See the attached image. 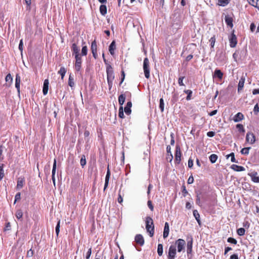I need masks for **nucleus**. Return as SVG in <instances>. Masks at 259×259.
<instances>
[{"label": "nucleus", "mask_w": 259, "mask_h": 259, "mask_svg": "<svg viewBox=\"0 0 259 259\" xmlns=\"http://www.w3.org/2000/svg\"><path fill=\"white\" fill-rule=\"evenodd\" d=\"M146 229L147 231L149 233L150 236L152 237L154 233V227L153 220L150 217H147L146 219Z\"/></svg>", "instance_id": "1"}, {"label": "nucleus", "mask_w": 259, "mask_h": 259, "mask_svg": "<svg viewBox=\"0 0 259 259\" xmlns=\"http://www.w3.org/2000/svg\"><path fill=\"white\" fill-rule=\"evenodd\" d=\"M143 69L145 77L149 78L150 77L149 61L147 58H145L144 60Z\"/></svg>", "instance_id": "2"}, {"label": "nucleus", "mask_w": 259, "mask_h": 259, "mask_svg": "<svg viewBox=\"0 0 259 259\" xmlns=\"http://www.w3.org/2000/svg\"><path fill=\"white\" fill-rule=\"evenodd\" d=\"M106 73L107 80H113L114 79V73L113 69L111 65H108L106 67Z\"/></svg>", "instance_id": "3"}, {"label": "nucleus", "mask_w": 259, "mask_h": 259, "mask_svg": "<svg viewBox=\"0 0 259 259\" xmlns=\"http://www.w3.org/2000/svg\"><path fill=\"white\" fill-rule=\"evenodd\" d=\"M229 40L231 48H234L236 47L237 43V40L236 36L234 33V31L229 36Z\"/></svg>", "instance_id": "4"}, {"label": "nucleus", "mask_w": 259, "mask_h": 259, "mask_svg": "<svg viewBox=\"0 0 259 259\" xmlns=\"http://www.w3.org/2000/svg\"><path fill=\"white\" fill-rule=\"evenodd\" d=\"M176 254V246L170 245L168 250V259H175Z\"/></svg>", "instance_id": "5"}, {"label": "nucleus", "mask_w": 259, "mask_h": 259, "mask_svg": "<svg viewBox=\"0 0 259 259\" xmlns=\"http://www.w3.org/2000/svg\"><path fill=\"white\" fill-rule=\"evenodd\" d=\"M176 244L177 245L178 251L180 252L184 249L186 242L184 239H179L176 241Z\"/></svg>", "instance_id": "6"}, {"label": "nucleus", "mask_w": 259, "mask_h": 259, "mask_svg": "<svg viewBox=\"0 0 259 259\" xmlns=\"http://www.w3.org/2000/svg\"><path fill=\"white\" fill-rule=\"evenodd\" d=\"M246 141L250 144H253L255 142V137L251 132H248L246 136Z\"/></svg>", "instance_id": "7"}, {"label": "nucleus", "mask_w": 259, "mask_h": 259, "mask_svg": "<svg viewBox=\"0 0 259 259\" xmlns=\"http://www.w3.org/2000/svg\"><path fill=\"white\" fill-rule=\"evenodd\" d=\"M193 238L192 236L188 238L187 243V252L188 255L191 253L192 251Z\"/></svg>", "instance_id": "8"}, {"label": "nucleus", "mask_w": 259, "mask_h": 259, "mask_svg": "<svg viewBox=\"0 0 259 259\" xmlns=\"http://www.w3.org/2000/svg\"><path fill=\"white\" fill-rule=\"evenodd\" d=\"M181 152L179 146H177L175 152V161L177 163L179 164L181 162Z\"/></svg>", "instance_id": "9"}, {"label": "nucleus", "mask_w": 259, "mask_h": 259, "mask_svg": "<svg viewBox=\"0 0 259 259\" xmlns=\"http://www.w3.org/2000/svg\"><path fill=\"white\" fill-rule=\"evenodd\" d=\"M75 69L76 71L78 72L80 71L81 68V57H75Z\"/></svg>", "instance_id": "10"}, {"label": "nucleus", "mask_w": 259, "mask_h": 259, "mask_svg": "<svg viewBox=\"0 0 259 259\" xmlns=\"http://www.w3.org/2000/svg\"><path fill=\"white\" fill-rule=\"evenodd\" d=\"M135 240L137 244L143 246L144 244V239L143 236L141 234H138L135 236Z\"/></svg>", "instance_id": "11"}, {"label": "nucleus", "mask_w": 259, "mask_h": 259, "mask_svg": "<svg viewBox=\"0 0 259 259\" xmlns=\"http://www.w3.org/2000/svg\"><path fill=\"white\" fill-rule=\"evenodd\" d=\"M20 82H21V77L18 74H17L16 75V78H15V87L17 89V92H18V93L19 95L20 94Z\"/></svg>", "instance_id": "12"}, {"label": "nucleus", "mask_w": 259, "mask_h": 259, "mask_svg": "<svg viewBox=\"0 0 259 259\" xmlns=\"http://www.w3.org/2000/svg\"><path fill=\"white\" fill-rule=\"evenodd\" d=\"M71 50H72V51L73 52V53L75 55V57L80 56V55L79 53V49L77 46L76 44L74 43L72 44V47H71Z\"/></svg>", "instance_id": "13"}, {"label": "nucleus", "mask_w": 259, "mask_h": 259, "mask_svg": "<svg viewBox=\"0 0 259 259\" xmlns=\"http://www.w3.org/2000/svg\"><path fill=\"white\" fill-rule=\"evenodd\" d=\"M223 77V73L220 69H215L213 74V78L216 77L218 78L220 80H222Z\"/></svg>", "instance_id": "14"}, {"label": "nucleus", "mask_w": 259, "mask_h": 259, "mask_svg": "<svg viewBox=\"0 0 259 259\" xmlns=\"http://www.w3.org/2000/svg\"><path fill=\"white\" fill-rule=\"evenodd\" d=\"M49 81V80L46 79L44 80L43 84L42 92L44 95H46L48 92Z\"/></svg>", "instance_id": "15"}, {"label": "nucleus", "mask_w": 259, "mask_h": 259, "mask_svg": "<svg viewBox=\"0 0 259 259\" xmlns=\"http://www.w3.org/2000/svg\"><path fill=\"white\" fill-rule=\"evenodd\" d=\"M56 166H57L56 160V159H54V162H53V165L52 172V180H53L54 184H55V173H56Z\"/></svg>", "instance_id": "16"}, {"label": "nucleus", "mask_w": 259, "mask_h": 259, "mask_svg": "<svg viewBox=\"0 0 259 259\" xmlns=\"http://www.w3.org/2000/svg\"><path fill=\"white\" fill-rule=\"evenodd\" d=\"M169 232V225L167 222L165 223L163 236L164 238L168 237Z\"/></svg>", "instance_id": "17"}, {"label": "nucleus", "mask_w": 259, "mask_h": 259, "mask_svg": "<svg viewBox=\"0 0 259 259\" xmlns=\"http://www.w3.org/2000/svg\"><path fill=\"white\" fill-rule=\"evenodd\" d=\"M132 103L131 101H128L126 103V105L124 108V111L127 115H129L131 113L132 111H131V108L132 107Z\"/></svg>", "instance_id": "18"}, {"label": "nucleus", "mask_w": 259, "mask_h": 259, "mask_svg": "<svg viewBox=\"0 0 259 259\" xmlns=\"http://www.w3.org/2000/svg\"><path fill=\"white\" fill-rule=\"evenodd\" d=\"M245 77L242 76L239 80L238 85V92H240L243 89L244 87V84L245 82Z\"/></svg>", "instance_id": "19"}, {"label": "nucleus", "mask_w": 259, "mask_h": 259, "mask_svg": "<svg viewBox=\"0 0 259 259\" xmlns=\"http://www.w3.org/2000/svg\"><path fill=\"white\" fill-rule=\"evenodd\" d=\"M116 49L115 41L113 40L109 47V51L111 55H114V51Z\"/></svg>", "instance_id": "20"}, {"label": "nucleus", "mask_w": 259, "mask_h": 259, "mask_svg": "<svg viewBox=\"0 0 259 259\" xmlns=\"http://www.w3.org/2000/svg\"><path fill=\"white\" fill-rule=\"evenodd\" d=\"M244 118V115L240 112L237 113L234 117L233 120L236 122H239L241 121Z\"/></svg>", "instance_id": "21"}, {"label": "nucleus", "mask_w": 259, "mask_h": 259, "mask_svg": "<svg viewBox=\"0 0 259 259\" xmlns=\"http://www.w3.org/2000/svg\"><path fill=\"white\" fill-rule=\"evenodd\" d=\"M225 21L227 25L230 27H233V19L232 17L229 16H226L225 18Z\"/></svg>", "instance_id": "22"}, {"label": "nucleus", "mask_w": 259, "mask_h": 259, "mask_svg": "<svg viewBox=\"0 0 259 259\" xmlns=\"http://www.w3.org/2000/svg\"><path fill=\"white\" fill-rule=\"evenodd\" d=\"M110 173L109 168H108L106 175L105 177V184H104V191L106 190V189L107 188L109 181V178H110Z\"/></svg>", "instance_id": "23"}, {"label": "nucleus", "mask_w": 259, "mask_h": 259, "mask_svg": "<svg viewBox=\"0 0 259 259\" xmlns=\"http://www.w3.org/2000/svg\"><path fill=\"white\" fill-rule=\"evenodd\" d=\"M232 169L236 171H242L245 170V168L242 166L238 165L236 164H233L231 166Z\"/></svg>", "instance_id": "24"}, {"label": "nucleus", "mask_w": 259, "mask_h": 259, "mask_svg": "<svg viewBox=\"0 0 259 259\" xmlns=\"http://www.w3.org/2000/svg\"><path fill=\"white\" fill-rule=\"evenodd\" d=\"M23 211L20 209H17L15 213V216H16V218L18 220H20L21 221H22V218L23 217Z\"/></svg>", "instance_id": "25"}, {"label": "nucleus", "mask_w": 259, "mask_h": 259, "mask_svg": "<svg viewBox=\"0 0 259 259\" xmlns=\"http://www.w3.org/2000/svg\"><path fill=\"white\" fill-rule=\"evenodd\" d=\"M100 12L103 16H105L107 14V7L104 5H101L100 7Z\"/></svg>", "instance_id": "26"}, {"label": "nucleus", "mask_w": 259, "mask_h": 259, "mask_svg": "<svg viewBox=\"0 0 259 259\" xmlns=\"http://www.w3.org/2000/svg\"><path fill=\"white\" fill-rule=\"evenodd\" d=\"M125 96L123 94H121L118 97V102L119 104L120 105V106H122L123 104L125 102Z\"/></svg>", "instance_id": "27"}, {"label": "nucleus", "mask_w": 259, "mask_h": 259, "mask_svg": "<svg viewBox=\"0 0 259 259\" xmlns=\"http://www.w3.org/2000/svg\"><path fill=\"white\" fill-rule=\"evenodd\" d=\"M218 156L215 154H211L209 157V159L211 163H214L218 159Z\"/></svg>", "instance_id": "28"}, {"label": "nucleus", "mask_w": 259, "mask_h": 259, "mask_svg": "<svg viewBox=\"0 0 259 259\" xmlns=\"http://www.w3.org/2000/svg\"><path fill=\"white\" fill-rule=\"evenodd\" d=\"M193 215L199 224H200V215L197 210H193Z\"/></svg>", "instance_id": "29"}, {"label": "nucleus", "mask_w": 259, "mask_h": 259, "mask_svg": "<svg viewBox=\"0 0 259 259\" xmlns=\"http://www.w3.org/2000/svg\"><path fill=\"white\" fill-rule=\"evenodd\" d=\"M256 172L251 175V180L254 183H259V177L256 176Z\"/></svg>", "instance_id": "30"}, {"label": "nucleus", "mask_w": 259, "mask_h": 259, "mask_svg": "<svg viewBox=\"0 0 259 259\" xmlns=\"http://www.w3.org/2000/svg\"><path fill=\"white\" fill-rule=\"evenodd\" d=\"M230 0H218V4L220 6L225 7L227 6Z\"/></svg>", "instance_id": "31"}, {"label": "nucleus", "mask_w": 259, "mask_h": 259, "mask_svg": "<svg viewBox=\"0 0 259 259\" xmlns=\"http://www.w3.org/2000/svg\"><path fill=\"white\" fill-rule=\"evenodd\" d=\"M229 157H231V162H235V163H237L238 162V161L236 160V159H235V155H234V153L233 152H232L230 154L227 155L226 156L227 159H228Z\"/></svg>", "instance_id": "32"}, {"label": "nucleus", "mask_w": 259, "mask_h": 259, "mask_svg": "<svg viewBox=\"0 0 259 259\" xmlns=\"http://www.w3.org/2000/svg\"><path fill=\"white\" fill-rule=\"evenodd\" d=\"M157 253L159 256L162 255L163 253V245L162 244H158L157 246Z\"/></svg>", "instance_id": "33"}, {"label": "nucleus", "mask_w": 259, "mask_h": 259, "mask_svg": "<svg viewBox=\"0 0 259 259\" xmlns=\"http://www.w3.org/2000/svg\"><path fill=\"white\" fill-rule=\"evenodd\" d=\"M66 72V70L64 67H61L58 73L61 75L62 79L63 78L64 76L65 75Z\"/></svg>", "instance_id": "34"}, {"label": "nucleus", "mask_w": 259, "mask_h": 259, "mask_svg": "<svg viewBox=\"0 0 259 259\" xmlns=\"http://www.w3.org/2000/svg\"><path fill=\"white\" fill-rule=\"evenodd\" d=\"M91 50L92 52L97 51V46L96 40H94L92 41L91 44Z\"/></svg>", "instance_id": "35"}, {"label": "nucleus", "mask_w": 259, "mask_h": 259, "mask_svg": "<svg viewBox=\"0 0 259 259\" xmlns=\"http://www.w3.org/2000/svg\"><path fill=\"white\" fill-rule=\"evenodd\" d=\"M164 108V100L162 98H160L159 100V108L160 109L161 112H163Z\"/></svg>", "instance_id": "36"}, {"label": "nucleus", "mask_w": 259, "mask_h": 259, "mask_svg": "<svg viewBox=\"0 0 259 259\" xmlns=\"http://www.w3.org/2000/svg\"><path fill=\"white\" fill-rule=\"evenodd\" d=\"M86 163H87V162H86L85 155H82L81 156V159L80 160V165L82 166V167H84V166L86 164Z\"/></svg>", "instance_id": "37"}, {"label": "nucleus", "mask_w": 259, "mask_h": 259, "mask_svg": "<svg viewBox=\"0 0 259 259\" xmlns=\"http://www.w3.org/2000/svg\"><path fill=\"white\" fill-rule=\"evenodd\" d=\"M250 148V147H246L242 149L241 150V154L243 155H248Z\"/></svg>", "instance_id": "38"}, {"label": "nucleus", "mask_w": 259, "mask_h": 259, "mask_svg": "<svg viewBox=\"0 0 259 259\" xmlns=\"http://www.w3.org/2000/svg\"><path fill=\"white\" fill-rule=\"evenodd\" d=\"M215 37L214 35H213V36H212L210 39H209V42L210 43V47L211 48H213L214 47V44H215Z\"/></svg>", "instance_id": "39"}, {"label": "nucleus", "mask_w": 259, "mask_h": 259, "mask_svg": "<svg viewBox=\"0 0 259 259\" xmlns=\"http://www.w3.org/2000/svg\"><path fill=\"white\" fill-rule=\"evenodd\" d=\"M184 92L187 94V96L186 97L187 100H190L191 99V95L192 94V91L189 90L184 91Z\"/></svg>", "instance_id": "40"}, {"label": "nucleus", "mask_w": 259, "mask_h": 259, "mask_svg": "<svg viewBox=\"0 0 259 259\" xmlns=\"http://www.w3.org/2000/svg\"><path fill=\"white\" fill-rule=\"evenodd\" d=\"M245 230L243 228H240L237 230V233L239 236H243L245 234Z\"/></svg>", "instance_id": "41"}, {"label": "nucleus", "mask_w": 259, "mask_h": 259, "mask_svg": "<svg viewBox=\"0 0 259 259\" xmlns=\"http://www.w3.org/2000/svg\"><path fill=\"white\" fill-rule=\"evenodd\" d=\"M236 127L238 130V131L240 133H244L245 130L242 124H238L236 125Z\"/></svg>", "instance_id": "42"}, {"label": "nucleus", "mask_w": 259, "mask_h": 259, "mask_svg": "<svg viewBox=\"0 0 259 259\" xmlns=\"http://www.w3.org/2000/svg\"><path fill=\"white\" fill-rule=\"evenodd\" d=\"M118 116L121 118H123L124 117V113H123V109L122 106H120V107H119Z\"/></svg>", "instance_id": "43"}, {"label": "nucleus", "mask_w": 259, "mask_h": 259, "mask_svg": "<svg viewBox=\"0 0 259 259\" xmlns=\"http://www.w3.org/2000/svg\"><path fill=\"white\" fill-rule=\"evenodd\" d=\"M68 85L70 87H73L74 86V79H73V77L71 75H70L69 77Z\"/></svg>", "instance_id": "44"}, {"label": "nucleus", "mask_w": 259, "mask_h": 259, "mask_svg": "<svg viewBox=\"0 0 259 259\" xmlns=\"http://www.w3.org/2000/svg\"><path fill=\"white\" fill-rule=\"evenodd\" d=\"M5 80L6 82L12 83L13 81V77L10 74H8L6 75Z\"/></svg>", "instance_id": "45"}, {"label": "nucleus", "mask_w": 259, "mask_h": 259, "mask_svg": "<svg viewBox=\"0 0 259 259\" xmlns=\"http://www.w3.org/2000/svg\"><path fill=\"white\" fill-rule=\"evenodd\" d=\"M60 220H59L57 223V224L56 226V228H55V232H56V233L57 236L59 235V233L60 232Z\"/></svg>", "instance_id": "46"}, {"label": "nucleus", "mask_w": 259, "mask_h": 259, "mask_svg": "<svg viewBox=\"0 0 259 259\" xmlns=\"http://www.w3.org/2000/svg\"><path fill=\"white\" fill-rule=\"evenodd\" d=\"M88 53V48L87 46H83L81 49L82 56H86Z\"/></svg>", "instance_id": "47"}, {"label": "nucleus", "mask_w": 259, "mask_h": 259, "mask_svg": "<svg viewBox=\"0 0 259 259\" xmlns=\"http://www.w3.org/2000/svg\"><path fill=\"white\" fill-rule=\"evenodd\" d=\"M23 185V180H19L17 182V188L18 189H21Z\"/></svg>", "instance_id": "48"}, {"label": "nucleus", "mask_w": 259, "mask_h": 259, "mask_svg": "<svg viewBox=\"0 0 259 259\" xmlns=\"http://www.w3.org/2000/svg\"><path fill=\"white\" fill-rule=\"evenodd\" d=\"M227 241L229 243H232L233 244H236L237 243V240L232 237H229L227 239Z\"/></svg>", "instance_id": "49"}, {"label": "nucleus", "mask_w": 259, "mask_h": 259, "mask_svg": "<svg viewBox=\"0 0 259 259\" xmlns=\"http://www.w3.org/2000/svg\"><path fill=\"white\" fill-rule=\"evenodd\" d=\"M4 170L3 169V164L0 165V181L4 178Z\"/></svg>", "instance_id": "50"}, {"label": "nucleus", "mask_w": 259, "mask_h": 259, "mask_svg": "<svg viewBox=\"0 0 259 259\" xmlns=\"http://www.w3.org/2000/svg\"><path fill=\"white\" fill-rule=\"evenodd\" d=\"M248 3L255 7V6H256V3L258 2V0H247Z\"/></svg>", "instance_id": "51"}, {"label": "nucleus", "mask_w": 259, "mask_h": 259, "mask_svg": "<svg viewBox=\"0 0 259 259\" xmlns=\"http://www.w3.org/2000/svg\"><path fill=\"white\" fill-rule=\"evenodd\" d=\"M184 78H185L184 76H181L179 78L178 83H179V85H180V86L185 85L184 83H183V79Z\"/></svg>", "instance_id": "52"}, {"label": "nucleus", "mask_w": 259, "mask_h": 259, "mask_svg": "<svg viewBox=\"0 0 259 259\" xmlns=\"http://www.w3.org/2000/svg\"><path fill=\"white\" fill-rule=\"evenodd\" d=\"M21 199V193L20 192H18L16 193L15 196V201H14V204L16 203V202L19 200Z\"/></svg>", "instance_id": "53"}, {"label": "nucleus", "mask_w": 259, "mask_h": 259, "mask_svg": "<svg viewBox=\"0 0 259 259\" xmlns=\"http://www.w3.org/2000/svg\"><path fill=\"white\" fill-rule=\"evenodd\" d=\"M259 112V107L258 104H256L253 108V112L255 115H257Z\"/></svg>", "instance_id": "54"}, {"label": "nucleus", "mask_w": 259, "mask_h": 259, "mask_svg": "<svg viewBox=\"0 0 259 259\" xmlns=\"http://www.w3.org/2000/svg\"><path fill=\"white\" fill-rule=\"evenodd\" d=\"M92 253V248H90L86 254V259H89Z\"/></svg>", "instance_id": "55"}, {"label": "nucleus", "mask_w": 259, "mask_h": 259, "mask_svg": "<svg viewBox=\"0 0 259 259\" xmlns=\"http://www.w3.org/2000/svg\"><path fill=\"white\" fill-rule=\"evenodd\" d=\"M23 40L21 39L19 44V49L21 51V53H22L23 51Z\"/></svg>", "instance_id": "56"}, {"label": "nucleus", "mask_w": 259, "mask_h": 259, "mask_svg": "<svg viewBox=\"0 0 259 259\" xmlns=\"http://www.w3.org/2000/svg\"><path fill=\"white\" fill-rule=\"evenodd\" d=\"M193 182H194V178H193V177L191 175L189 177V178L188 179L187 183L188 184H191Z\"/></svg>", "instance_id": "57"}, {"label": "nucleus", "mask_w": 259, "mask_h": 259, "mask_svg": "<svg viewBox=\"0 0 259 259\" xmlns=\"http://www.w3.org/2000/svg\"><path fill=\"white\" fill-rule=\"evenodd\" d=\"M188 167L192 168L193 166V160L191 158H189L188 162Z\"/></svg>", "instance_id": "58"}, {"label": "nucleus", "mask_w": 259, "mask_h": 259, "mask_svg": "<svg viewBox=\"0 0 259 259\" xmlns=\"http://www.w3.org/2000/svg\"><path fill=\"white\" fill-rule=\"evenodd\" d=\"M147 204H148L149 208L150 209V210L151 211H153V209H154V207L152 205L151 201H150V200L148 201Z\"/></svg>", "instance_id": "59"}, {"label": "nucleus", "mask_w": 259, "mask_h": 259, "mask_svg": "<svg viewBox=\"0 0 259 259\" xmlns=\"http://www.w3.org/2000/svg\"><path fill=\"white\" fill-rule=\"evenodd\" d=\"M182 188H183V190H182L183 195L184 197H185L186 196V194H188V192H187V191L186 189V187L185 186H183Z\"/></svg>", "instance_id": "60"}, {"label": "nucleus", "mask_w": 259, "mask_h": 259, "mask_svg": "<svg viewBox=\"0 0 259 259\" xmlns=\"http://www.w3.org/2000/svg\"><path fill=\"white\" fill-rule=\"evenodd\" d=\"M215 135V133L213 131H209L207 133V136L209 137H213Z\"/></svg>", "instance_id": "61"}, {"label": "nucleus", "mask_w": 259, "mask_h": 259, "mask_svg": "<svg viewBox=\"0 0 259 259\" xmlns=\"http://www.w3.org/2000/svg\"><path fill=\"white\" fill-rule=\"evenodd\" d=\"M121 81L119 83V84L120 85L122 82L123 81L124 79V77H125V73H124V72L123 71H121Z\"/></svg>", "instance_id": "62"}, {"label": "nucleus", "mask_w": 259, "mask_h": 259, "mask_svg": "<svg viewBox=\"0 0 259 259\" xmlns=\"http://www.w3.org/2000/svg\"><path fill=\"white\" fill-rule=\"evenodd\" d=\"M117 201L119 203H121L123 201V198L121 197V195L120 192L118 194V197L117 199Z\"/></svg>", "instance_id": "63"}, {"label": "nucleus", "mask_w": 259, "mask_h": 259, "mask_svg": "<svg viewBox=\"0 0 259 259\" xmlns=\"http://www.w3.org/2000/svg\"><path fill=\"white\" fill-rule=\"evenodd\" d=\"M230 259H239L237 254H233L231 255Z\"/></svg>", "instance_id": "64"}]
</instances>
